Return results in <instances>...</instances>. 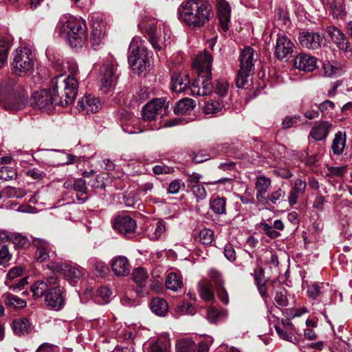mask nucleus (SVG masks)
<instances>
[{"label":"nucleus","mask_w":352,"mask_h":352,"mask_svg":"<svg viewBox=\"0 0 352 352\" xmlns=\"http://www.w3.org/2000/svg\"><path fill=\"white\" fill-rule=\"evenodd\" d=\"M178 18L186 25L197 28L204 26L213 16L212 7L206 0H188L177 9Z\"/></svg>","instance_id":"obj_1"},{"label":"nucleus","mask_w":352,"mask_h":352,"mask_svg":"<svg viewBox=\"0 0 352 352\" xmlns=\"http://www.w3.org/2000/svg\"><path fill=\"white\" fill-rule=\"evenodd\" d=\"M212 60L211 55L206 51L199 54L195 58L192 64L194 68L197 69L198 78L190 86L192 95L204 96L212 93Z\"/></svg>","instance_id":"obj_2"},{"label":"nucleus","mask_w":352,"mask_h":352,"mask_svg":"<svg viewBox=\"0 0 352 352\" xmlns=\"http://www.w3.org/2000/svg\"><path fill=\"white\" fill-rule=\"evenodd\" d=\"M50 89L52 91L55 104L67 107L74 102L77 95L78 80L74 76L58 75L52 79Z\"/></svg>","instance_id":"obj_3"},{"label":"nucleus","mask_w":352,"mask_h":352,"mask_svg":"<svg viewBox=\"0 0 352 352\" xmlns=\"http://www.w3.org/2000/svg\"><path fill=\"white\" fill-rule=\"evenodd\" d=\"M28 94L12 80H6L0 85V102L6 110L19 111L28 104Z\"/></svg>","instance_id":"obj_4"},{"label":"nucleus","mask_w":352,"mask_h":352,"mask_svg":"<svg viewBox=\"0 0 352 352\" xmlns=\"http://www.w3.org/2000/svg\"><path fill=\"white\" fill-rule=\"evenodd\" d=\"M60 34L67 37L72 47L81 45L87 38V28L85 20L74 16H64L57 26Z\"/></svg>","instance_id":"obj_5"},{"label":"nucleus","mask_w":352,"mask_h":352,"mask_svg":"<svg viewBox=\"0 0 352 352\" xmlns=\"http://www.w3.org/2000/svg\"><path fill=\"white\" fill-rule=\"evenodd\" d=\"M128 60L133 72L138 75L150 65L148 52L138 38H133L130 43Z\"/></svg>","instance_id":"obj_6"},{"label":"nucleus","mask_w":352,"mask_h":352,"mask_svg":"<svg viewBox=\"0 0 352 352\" xmlns=\"http://www.w3.org/2000/svg\"><path fill=\"white\" fill-rule=\"evenodd\" d=\"M35 56L28 47H19L12 54V69L17 76L31 74L34 70Z\"/></svg>","instance_id":"obj_7"},{"label":"nucleus","mask_w":352,"mask_h":352,"mask_svg":"<svg viewBox=\"0 0 352 352\" xmlns=\"http://www.w3.org/2000/svg\"><path fill=\"white\" fill-rule=\"evenodd\" d=\"M168 108V102L164 98H155L145 104L142 109V118L147 122L151 130H157L160 125H156L155 122L159 116L162 117L166 113Z\"/></svg>","instance_id":"obj_8"},{"label":"nucleus","mask_w":352,"mask_h":352,"mask_svg":"<svg viewBox=\"0 0 352 352\" xmlns=\"http://www.w3.org/2000/svg\"><path fill=\"white\" fill-rule=\"evenodd\" d=\"M254 50L250 47H245L241 52L240 69L236 78V85L239 88H243L248 82V79L254 65Z\"/></svg>","instance_id":"obj_9"},{"label":"nucleus","mask_w":352,"mask_h":352,"mask_svg":"<svg viewBox=\"0 0 352 352\" xmlns=\"http://www.w3.org/2000/svg\"><path fill=\"white\" fill-rule=\"evenodd\" d=\"M45 301L51 309L59 311L63 308L65 304L64 291L58 285V282L50 287L46 293Z\"/></svg>","instance_id":"obj_10"},{"label":"nucleus","mask_w":352,"mask_h":352,"mask_svg":"<svg viewBox=\"0 0 352 352\" xmlns=\"http://www.w3.org/2000/svg\"><path fill=\"white\" fill-rule=\"evenodd\" d=\"M55 104L50 89H41L35 91L30 99V104L34 109H45Z\"/></svg>","instance_id":"obj_11"},{"label":"nucleus","mask_w":352,"mask_h":352,"mask_svg":"<svg viewBox=\"0 0 352 352\" xmlns=\"http://www.w3.org/2000/svg\"><path fill=\"white\" fill-rule=\"evenodd\" d=\"M294 48V43L285 34H278L275 46V56L278 60L289 58Z\"/></svg>","instance_id":"obj_12"},{"label":"nucleus","mask_w":352,"mask_h":352,"mask_svg":"<svg viewBox=\"0 0 352 352\" xmlns=\"http://www.w3.org/2000/svg\"><path fill=\"white\" fill-rule=\"evenodd\" d=\"M100 75L101 89L107 92L117 80L116 68L111 63H106L100 68Z\"/></svg>","instance_id":"obj_13"},{"label":"nucleus","mask_w":352,"mask_h":352,"mask_svg":"<svg viewBox=\"0 0 352 352\" xmlns=\"http://www.w3.org/2000/svg\"><path fill=\"white\" fill-rule=\"evenodd\" d=\"M115 230L124 235L133 234L136 230V222L129 215L122 214L118 216L113 221Z\"/></svg>","instance_id":"obj_14"},{"label":"nucleus","mask_w":352,"mask_h":352,"mask_svg":"<svg viewBox=\"0 0 352 352\" xmlns=\"http://www.w3.org/2000/svg\"><path fill=\"white\" fill-rule=\"evenodd\" d=\"M298 41L303 47L317 50L321 47L324 43V37L316 32H302L298 36Z\"/></svg>","instance_id":"obj_15"},{"label":"nucleus","mask_w":352,"mask_h":352,"mask_svg":"<svg viewBox=\"0 0 352 352\" xmlns=\"http://www.w3.org/2000/svg\"><path fill=\"white\" fill-rule=\"evenodd\" d=\"M23 273V269L21 267H16L12 268L7 274V279L5 281V284L9 287V289L13 292L16 290H21L25 285L28 284L27 278H22L17 280L14 283H12V280L22 276Z\"/></svg>","instance_id":"obj_16"},{"label":"nucleus","mask_w":352,"mask_h":352,"mask_svg":"<svg viewBox=\"0 0 352 352\" xmlns=\"http://www.w3.org/2000/svg\"><path fill=\"white\" fill-rule=\"evenodd\" d=\"M32 243L36 248L35 258L38 262H44L55 254V252L52 250L50 243L44 239H34Z\"/></svg>","instance_id":"obj_17"},{"label":"nucleus","mask_w":352,"mask_h":352,"mask_svg":"<svg viewBox=\"0 0 352 352\" xmlns=\"http://www.w3.org/2000/svg\"><path fill=\"white\" fill-rule=\"evenodd\" d=\"M57 282H58V279L54 273L47 276L45 280H39L36 281L31 286V291L33 296L36 298H41L44 295L45 296L50 287Z\"/></svg>","instance_id":"obj_18"},{"label":"nucleus","mask_w":352,"mask_h":352,"mask_svg":"<svg viewBox=\"0 0 352 352\" xmlns=\"http://www.w3.org/2000/svg\"><path fill=\"white\" fill-rule=\"evenodd\" d=\"M48 163L52 166L71 164L77 157L68 154L63 151L51 150L46 155Z\"/></svg>","instance_id":"obj_19"},{"label":"nucleus","mask_w":352,"mask_h":352,"mask_svg":"<svg viewBox=\"0 0 352 352\" xmlns=\"http://www.w3.org/2000/svg\"><path fill=\"white\" fill-rule=\"evenodd\" d=\"M327 33L332 41L340 50L344 52H350L351 50L348 38L340 29L335 26H329L327 28Z\"/></svg>","instance_id":"obj_20"},{"label":"nucleus","mask_w":352,"mask_h":352,"mask_svg":"<svg viewBox=\"0 0 352 352\" xmlns=\"http://www.w3.org/2000/svg\"><path fill=\"white\" fill-rule=\"evenodd\" d=\"M53 270L62 274L71 283H76L82 276L78 268L67 263H57Z\"/></svg>","instance_id":"obj_21"},{"label":"nucleus","mask_w":352,"mask_h":352,"mask_svg":"<svg viewBox=\"0 0 352 352\" xmlns=\"http://www.w3.org/2000/svg\"><path fill=\"white\" fill-rule=\"evenodd\" d=\"M101 107L100 101L98 98L91 95H87L78 102L77 108L85 113H93Z\"/></svg>","instance_id":"obj_22"},{"label":"nucleus","mask_w":352,"mask_h":352,"mask_svg":"<svg viewBox=\"0 0 352 352\" xmlns=\"http://www.w3.org/2000/svg\"><path fill=\"white\" fill-rule=\"evenodd\" d=\"M113 272L117 276H126L129 274L131 265L128 258L124 256L114 257L111 263Z\"/></svg>","instance_id":"obj_23"},{"label":"nucleus","mask_w":352,"mask_h":352,"mask_svg":"<svg viewBox=\"0 0 352 352\" xmlns=\"http://www.w3.org/2000/svg\"><path fill=\"white\" fill-rule=\"evenodd\" d=\"M292 189L288 195V202L290 206L297 204L298 199L305 191L306 182L300 179H292L290 182Z\"/></svg>","instance_id":"obj_24"},{"label":"nucleus","mask_w":352,"mask_h":352,"mask_svg":"<svg viewBox=\"0 0 352 352\" xmlns=\"http://www.w3.org/2000/svg\"><path fill=\"white\" fill-rule=\"evenodd\" d=\"M295 67L305 72H312L316 67V58L306 54H299L294 59Z\"/></svg>","instance_id":"obj_25"},{"label":"nucleus","mask_w":352,"mask_h":352,"mask_svg":"<svg viewBox=\"0 0 352 352\" xmlns=\"http://www.w3.org/2000/svg\"><path fill=\"white\" fill-rule=\"evenodd\" d=\"M217 7L220 25L223 30L226 32L228 30V23L230 20V6L226 0H219Z\"/></svg>","instance_id":"obj_26"},{"label":"nucleus","mask_w":352,"mask_h":352,"mask_svg":"<svg viewBox=\"0 0 352 352\" xmlns=\"http://www.w3.org/2000/svg\"><path fill=\"white\" fill-rule=\"evenodd\" d=\"M329 292V284L324 283L311 284L308 286L307 290L309 298L320 301H323Z\"/></svg>","instance_id":"obj_27"},{"label":"nucleus","mask_w":352,"mask_h":352,"mask_svg":"<svg viewBox=\"0 0 352 352\" xmlns=\"http://www.w3.org/2000/svg\"><path fill=\"white\" fill-rule=\"evenodd\" d=\"M271 179L264 175L256 177L255 188L256 190V199L259 202H266V193L271 186Z\"/></svg>","instance_id":"obj_28"},{"label":"nucleus","mask_w":352,"mask_h":352,"mask_svg":"<svg viewBox=\"0 0 352 352\" xmlns=\"http://www.w3.org/2000/svg\"><path fill=\"white\" fill-rule=\"evenodd\" d=\"M332 124L327 121H319L314 124L310 135L316 141L324 140L329 135Z\"/></svg>","instance_id":"obj_29"},{"label":"nucleus","mask_w":352,"mask_h":352,"mask_svg":"<svg viewBox=\"0 0 352 352\" xmlns=\"http://www.w3.org/2000/svg\"><path fill=\"white\" fill-rule=\"evenodd\" d=\"M190 79L186 73L174 74L171 78V89L173 91L181 93L190 88Z\"/></svg>","instance_id":"obj_30"},{"label":"nucleus","mask_w":352,"mask_h":352,"mask_svg":"<svg viewBox=\"0 0 352 352\" xmlns=\"http://www.w3.org/2000/svg\"><path fill=\"white\" fill-rule=\"evenodd\" d=\"M104 24L98 21H94L92 23L90 40L91 45L94 49H96L104 39Z\"/></svg>","instance_id":"obj_31"},{"label":"nucleus","mask_w":352,"mask_h":352,"mask_svg":"<svg viewBox=\"0 0 352 352\" xmlns=\"http://www.w3.org/2000/svg\"><path fill=\"white\" fill-rule=\"evenodd\" d=\"M324 76L329 78H336L344 74L343 65L336 61L327 60L323 63Z\"/></svg>","instance_id":"obj_32"},{"label":"nucleus","mask_w":352,"mask_h":352,"mask_svg":"<svg viewBox=\"0 0 352 352\" xmlns=\"http://www.w3.org/2000/svg\"><path fill=\"white\" fill-rule=\"evenodd\" d=\"M12 329L16 335L21 336L31 332L33 326L28 318H20L13 321Z\"/></svg>","instance_id":"obj_33"},{"label":"nucleus","mask_w":352,"mask_h":352,"mask_svg":"<svg viewBox=\"0 0 352 352\" xmlns=\"http://www.w3.org/2000/svg\"><path fill=\"white\" fill-rule=\"evenodd\" d=\"M227 316L228 311L223 308L210 307L207 311V320L212 324L219 323L225 320Z\"/></svg>","instance_id":"obj_34"},{"label":"nucleus","mask_w":352,"mask_h":352,"mask_svg":"<svg viewBox=\"0 0 352 352\" xmlns=\"http://www.w3.org/2000/svg\"><path fill=\"white\" fill-rule=\"evenodd\" d=\"M346 135L344 132L338 131L335 134L332 141L331 149L333 154L342 155L346 146Z\"/></svg>","instance_id":"obj_35"},{"label":"nucleus","mask_w":352,"mask_h":352,"mask_svg":"<svg viewBox=\"0 0 352 352\" xmlns=\"http://www.w3.org/2000/svg\"><path fill=\"white\" fill-rule=\"evenodd\" d=\"M148 34H149V41H150L151 45H153V47L155 49H156L157 50H161L163 47H166L168 44L170 43V36L168 34L164 33L163 42L162 41L161 36H160L158 35V33H157L156 29L155 30L151 29L150 32L148 33Z\"/></svg>","instance_id":"obj_36"},{"label":"nucleus","mask_w":352,"mask_h":352,"mask_svg":"<svg viewBox=\"0 0 352 352\" xmlns=\"http://www.w3.org/2000/svg\"><path fill=\"white\" fill-rule=\"evenodd\" d=\"M195 107V102L194 100L185 98L178 101L175 107L174 113L177 115H184L189 111H191Z\"/></svg>","instance_id":"obj_37"},{"label":"nucleus","mask_w":352,"mask_h":352,"mask_svg":"<svg viewBox=\"0 0 352 352\" xmlns=\"http://www.w3.org/2000/svg\"><path fill=\"white\" fill-rule=\"evenodd\" d=\"M210 210L217 214H224L226 212V199L219 196H212L209 202Z\"/></svg>","instance_id":"obj_38"},{"label":"nucleus","mask_w":352,"mask_h":352,"mask_svg":"<svg viewBox=\"0 0 352 352\" xmlns=\"http://www.w3.org/2000/svg\"><path fill=\"white\" fill-rule=\"evenodd\" d=\"M151 311L157 316H164L168 311L166 301L160 298H154L151 302Z\"/></svg>","instance_id":"obj_39"},{"label":"nucleus","mask_w":352,"mask_h":352,"mask_svg":"<svg viewBox=\"0 0 352 352\" xmlns=\"http://www.w3.org/2000/svg\"><path fill=\"white\" fill-rule=\"evenodd\" d=\"M183 285L182 277L176 272H170L166 278V286L168 289L178 291Z\"/></svg>","instance_id":"obj_40"},{"label":"nucleus","mask_w":352,"mask_h":352,"mask_svg":"<svg viewBox=\"0 0 352 352\" xmlns=\"http://www.w3.org/2000/svg\"><path fill=\"white\" fill-rule=\"evenodd\" d=\"M198 291L201 298L204 300H211L214 298L211 284L208 281L203 280L200 282Z\"/></svg>","instance_id":"obj_41"},{"label":"nucleus","mask_w":352,"mask_h":352,"mask_svg":"<svg viewBox=\"0 0 352 352\" xmlns=\"http://www.w3.org/2000/svg\"><path fill=\"white\" fill-rule=\"evenodd\" d=\"M6 304L13 309H21L26 307V302L12 294L5 295Z\"/></svg>","instance_id":"obj_42"},{"label":"nucleus","mask_w":352,"mask_h":352,"mask_svg":"<svg viewBox=\"0 0 352 352\" xmlns=\"http://www.w3.org/2000/svg\"><path fill=\"white\" fill-rule=\"evenodd\" d=\"M17 177L16 170L10 166H2L0 168V179L9 181L16 179Z\"/></svg>","instance_id":"obj_43"},{"label":"nucleus","mask_w":352,"mask_h":352,"mask_svg":"<svg viewBox=\"0 0 352 352\" xmlns=\"http://www.w3.org/2000/svg\"><path fill=\"white\" fill-rule=\"evenodd\" d=\"M194 345L195 342L191 338H182L177 340L176 349L177 352H191Z\"/></svg>","instance_id":"obj_44"},{"label":"nucleus","mask_w":352,"mask_h":352,"mask_svg":"<svg viewBox=\"0 0 352 352\" xmlns=\"http://www.w3.org/2000/svg\"><path fill=\"white\" fill-rule=\"evenodd\" d=\"M223 105L218 100H208L204 105V111L206 114H213L219 112Z\"/></svg>","instance_id":"obj_45"},{"label":"nucleus","mask_w":352,"mask_h":352,"mask_svg":"<svg viewBox=\"0 0 352 352\" xmlns=\"http://www.w3.org/2000/svg\"><path fill=\"white\" fill-rule=\"evenodd\" d=\"M287 292V290L284 287H281L276 292L274 300L278 306L287 307L289 305Z\"/></svg>","instance_id":"obj_46"},{"label":"nucleus","mask_w":352,"mask_h":352,"mask_svg":"<svg viewBox=\"0 0 352 352\" xmlns=\"http://www.w3.org/2000/svg\"><path fill=\"white\" fill-rule=\"evenodd\" d=\"M133 279L138 284L144 282L148 277L147 272L143 267H137L133 271Z\"/></svg>","instance_id":"obj_47"},{"label":"nucleus","mask_w":352,"mask_h":352,"mask_svg":"<svg viewBox=\"0 0 352 352\" xmlns=\"http://www.w3.org/2000/svg\"><path fill=\"white\" fill-rule=\"evenodd\" d=\"M259 228L271 239H276L280 236V232L276 230L272 226L269 225L265 221L261 222Z\"/></svg>","instance_id":"obj_48"},{"label":"nucleus","mask_w":352,"mask_h":352,"mask_svg":"<svg viewBox=\"0 0 352 352\" xmlns=\"http://www.w3.org/2000/svg\"><path fill=\"white\" fill-rule=\"evenodd\" d=\"M165 231V223L163 221H159L156 224L154 232L149 235V237L152 240H157L164 235Z\"/></svg>","instance_id":"obj_49"},{"label":"nucleus","mask_w":352,"mask_h":352,"mask_svg":"<svg viewBox=\"0 0 352 352\" xmlns=\"http://www.w3.org/2000/svg\"><path fill=\"white\" fill-rule=\"evenodd\" d=\"M229 88V85L227 80L224 79H219L217 80L214 92L219 96L223 97L226 96Z\"/></svg>","instance_id":"obj_50"},{"label":"nucleus","mask_w":352,"mask_h":352,"mask_svg":"<svg viewBox=\"0 0 352 352\" xmlns=\"http://www.w3.org/2000/svg\"><path fill=\"white\" fill-rule=\"evenodd\" d=\"M10 48V43L6 41H0V67L6 62L8 51Z\"/></svg>","instance_id":"obj_51"},{"label":"nucleus","mask_w":352,"mask_h":352,"mask_svg":"<svg viewBox=\"0 0 352 352\" xmlns=\"http://www.w3.org/2000/svg\"><path fill=\"white\" fill-rule=\"evenodd\" d=\"M199 239L203 244L208 245L213 239V232L208 228H204L199 232Z\"/></svg>","instance_id":"obj_52"},{"label":"nucleus","mask_w":352,"mask_h":352,"mask_svg":"<svg viewBox=\"0 0 352 352\" xmlns=\"http://www.w3.org/2000/svg\"><path fill=\"white\" fill-rule=\"evenodd\" d=\"M177 311L182 315H194L195 313V307L192 304L187 302H182L177 305Z\"/></svg>","instance_id":"obj_53"},{"label":"nucleus","mask_w":352,"mask_h":352,"mask_svg":"<svg viewBox=\"0 0 352 352\" xmlns=\"http://www.w3.org/2000/svg\"><path fill=\"white\" fill-rule=\"evenodd\" d=\"M153 172L155 175H157L172 174L174 172V168L161 163L160 164L155 165L153 167Z\"/></svg>","instance_id":"obj_54"},{"label":"nucleus","mask_w":352,"mask_h":352,"mask_svg":"<svg viewBox=\"0 0 352 352\" xmlns=\"http://www.w3.org/2000/svg\"><path fill=\"white\" fill-rule=\"evenodd\" d=\"M330 9L332 14L337 18L342 17L346 14L344 8L335 1L330 4Z\"/></svg>","instance_id":"obj_55"},{"label":"nucleus","mask_w":352,"mask_h":352,"mask_svg":"<svg viewBox=\"0 0 352 352\" xmlns=\"http://www.w3.org/2000/svg\"><path fill=\"white\" fill-rule=\"evenodd\" d=\"M185 175L187 177L186 183L189 188H190L192 186L199 184L200 179L202 178L201 174L195 172L192 173H187Z\"/></svg>","instance_id":"obj_56"},{"label":"nucleus","mask_w":352,"mask_h":352,"mask_svg":"<svg viewBox=\"0 0 352 352\" xmlns=\"http://www.w3.org/2000/svg\"><path fill=\"white\" fill-rule=\"evenodd\" d=\"M217 295L219 300L225 305H227L229 303L228 294L224 287L223 285L215 287Z\"/></svg>","instance_id":"obj_57"},{"label":"nucleus","mask_w":352,"mask_h":352,"mask_svg":"<svg viewBox=\"0 0 352 352\" xmlns=\"http://www.w3.org/2000/svg\"><path fill=\"white\" fill-rule=\"evenodd\" d=\"M217 295L219 300L225 305H227L229 303L228 294L224 287L223 285L215 287Z\"/></svg>","instance_id":"obj_58"},{"label":"nucleus","mask_w":352,"mask_h":352,"mask_svg":"<svg viewBox=\"0 0 352 352\" xmlns=\"http://www.w3.org/2000/svg\"><path fill=\"white\" fill-rule=\"evenodd\" d=\"M190 190L193 195L200 200H204L207 196L206 190L201 184L192 186Z\"/></svg>","instance_id":"obj_59"},{"label":"nucleus","mask_w":352,"mask_h":352,"mask_svg":"<svg viewBox=\"0 0 352 352\" xmlns=\"http://www.w3.org/2000/svg\"><path fill=\"white\" fill-rule=\"evenodd\" d=\"M3 193L8 197L21 198L24 195L23 190H18L16 188L8 186L3 189Z\"/></svg>","instance_id":"obj_60"},{"label":"nucleus","mask_w":352,"mask_h":352,"mask_svg":"<svg viewBox=\"0 0 352 352\" xmlns=\"http://www.w3.org/2000/svg\"><path fill=\"white\" fill-rule=\"evenodd\" d=\"M285 195V191L278 188L276 191L272 192L270 195L266 197V201L268 200L274 204H277L280 199L284 197Z\"/></svg>","instance_id":"obj_61"},{"label":"nucleus","mask_w":352,"mask_h":352,"mask_svg":"<svg viewBox=\"0 0 352 352\" xmlns=\"http://www.w3.org/2000/svg\"><path fill=\"white\" fill-rule=\"evenodd\" d=\"M124 204L128 207H135L138 200L134 192L126 193L123 197Z\"/></svg>","instance_id":"obj_62"},{"label":"nucleus","mask_w":352,"mask_h":352,"mask_svg":"<svg viewBox=\"0 0 352 352\" xmlns=\"http://www.w3.org/2000/svg\"><path fill=\"white\" fill-rule=\"evenodd\" d=\"M210 278L212 279L213 284L215 287L219 286L221 285H224L223 280L222 278L221 274L217 270H210L208 273Z\"/></svg>","instance_id":"obj_63"},{"label":"nucleus","mask_w":352,"mask_h":352,"mask_svg":"<svg viewBox=\"0 0 352 352\" xmlns=\"http://www.w3.org/2000/svg\"><path fill=\"white\" fill-rule=\"evenodd\" d=\"M26 175L34 180H41L45 177V173L37 168H32L26 171Z\"/></svg>","instance_id":"obj_64"}]
</instances>
